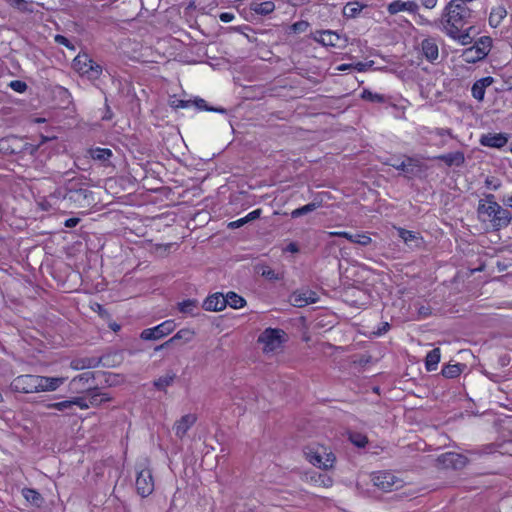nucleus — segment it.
I'll return each instance as SVG.
<instances>
[{
  "label": "nucleus",
  "mask_w": 512,
  "mask_h": 512,
  "mask_svg": "<svg viewBox=\"0 0 512 512\" xmlns=\"http://www.w3.org/2000/svg\"><path fill=\"white\" fill-rule=\"evenodd\" d=\"M476 13L470 6L453 3L450 0L441 12V16L434 20V27L442 31L449 28L465 27L475 22Z\"/></svg>",
  "instance_id": "1"
},
{
  "label": "nucleus",
  "mask_w": 512,
  "mask_h": 512,
  "mask_svg": "<svg viewBox=\"0 0 512 512\" xmlns=\"http://www.w3.org/2000/svg\"><path fill=\"white\" fill-rule=\"evenodd\" d=\"M65 195L64 208H83L88 209L95 204L94 194L81 181L69 179L63 186Z\"/></svg>",
  "instance_id": "2"
},
{
  "label": "nucleus",
  "mask_w": 512,
  "mask_h": 512,
  "mask_svg": "<svg viewBox=\"0 0 512 512\" xmlns=\"http://www.w3.org/2000/svg\"><path fill=\"white\" fill-rule=\"evenodd\" d=\"M478 215H486L494 230L498 231L508 227L512 221V214L509 210L503 208L500 204L493 206H486L483 201H479L477 207Z\"/></svg>",
  "instance_id": "3"
},
{
  "label": "nucleus",
  "mask_w": 512,
  "mask_h": 512,
  "mask_svg": "<svg viewBox=\"0 0 512 512\" xmlns=\"http://www.w3.org/2000/svg\"><path fill=\"white\" fill-rule=\"evenodd\" d=\"M304 454L309 463L323 470L333 468L336 461L334 453L323 445H310L304 450Z\"/></svg>",
  "instance_id": "4"
},
{
  "label": "nucleus",
  "mask_w": 512,
  "mask_h": 512,
  "mask_svg": "<svg viewBox=\"0 0 512 512\" xmlns=\"http://www.w3.org/2000/svg\"><path fill=\"white\" fill-rule=\"evenodd\" d=\"M287 340V334L280 328H266L258 336V342L263 345V352L273 353L282 348Z\"/></svg>",
  "instance_id": "5"
},
{
  "label": "nucleus",
  "mask_w": 512,
  "mask_h": 512,
  "mask_svg": "<svg viewBox=\"0 0 512 512\" xmlns=\"http://www.w3.org/2000/svg\"><path fill=\"white\" fill-rule=\"evenodd\" d=\"M39 209L45 212L60 210L65 205V195L63 187L55 189L47 196H40L36 200Z\"/></svg>",
  "instance_id": "6"
},
{
  "label": "nucleus",
  "mask_w": 512,
  "mask_h": 512,
  "mask_svg": "<svg viewBox=\"0 0 512 512\" xmlns=\"http://www.w3.org/2000/svg\"><path fill=\"white\" fill-rule=\"evenodd\" d=\"M373 484L384 492L399 489L403 486V480L389 471H378L372 475Z\"/></svg>",
  "instance_id": "7"
},
{
  "label": "nucleus",
  "mask_w": 512,
  "mask_h": 512,
  "mask_svg": "<svg viewBox=\"0 0 512 512\" xmlns=\"http://www.w3.org/2000/svg\"><path fill=\"white\" fill-rule=\"evenodd\" d=\"M73 66L82 75L93 79H97L102 73V67L86 54L75 57Z\"/></svg>",
  "instance_id": "8"
},
{
  "label": "nucleus",
  "mask_w": 512,
  "mask_h": 512,
  "mask_svg": "<svg viewBox=\"0 0 512 512\" xmlns=\"http://www.w3.org/2000/svg\"><path fill=\"white\" fill-rule=\"evenodd\" d=\"M11 390L18 393H38V375L25 374L17 376L11 382Z\"/></svg>",
  "instance_id": "9"
},
{
  "label": "nucleus",
  "mask_w": 512,
  "mask_h": 512,
  "mask_svg": "<svg viewBox=\"0 0 512 512\" xmlns=\"http://www.w3.org/2000/svg\"><path fill=\"white\" fill-rule=\"evenodd\" d=\"M175 328L176 323L174 320H165L155 327L144 329L140 337L145 341L158 340L172 333Z\"/></svg>",
  "instance_id": "10"
},
{
  "label": "nucleus",
  "mask_w": 512,
  "mask_h": 512,
  "mask_svg": "<svg viewBox=\"0 0 512 512\" xmlns=\"http://www.w3.org/2000/svg\"><path fill=\"white\" fill-rule=\"evenodd\" d=\"M136 490L141 497H147L154 491V479L150 469L143 468L137 472Z\"/></svg>",
  "instance_id": "11"
},
{
  "label": "nucleus",
  "mask_w": 512,
  "mask_h": 512,
  "mask_svg": "<svg viewBox=\"0 0 512 512\" xmlns=\"http://www.w3.org/2000/svg\"><path fill=\"white\" fill-rule=\"evenodd\" d=\"M437 462L442 468L462 469L468 463V458L456 452H446L438 456Z\"/></svg>",
  "instance_id": "12"
},
{
  "label": "nucleus",
  "mask_w": 512,
  "mask_h": 512,
  "mask_svg": "<svg viewBox=\"0 0 512 512\" xmlns=\"http://www.w3.org/2000/svg\"><path fill=\"white\" fill-rule=\"evenodd\" d=\"M95 375L91 371H87L75 376L69 383V388L72 393L81 394L90 390L94 383Z\"/></svg>",
  "instance_id": "13"
},
{
  "label": "nucleus",
  "mask_w": 512,
  "mask_h": 512,
  "mask_svg": "<svg viewBox=\"0 0 512 512\" xmlns=\"http://www.w3.org/2000/svg\"><path fill=\"white\" fill-rule=\"evenodd\" d=\"M318 300V294L310 289L297 290L290 297V301L295 307H304L316 303Z\"/></svg>",
  "instance_id": "14"
},
{
  "label": "nucleus",
  "mask_w": 512,
  "mask_h": 512,
  "mask_svg": "<svg viewBox=\"0 0 512 512\" xmlns=\"http://www.w3.org/2000/svg\"><path fill=\"white\" fill-rule=\"evenodd\" d=\"M463 28L464 27L449 28L444 30L443 32L451 39L457 41L459 44L466 46L473 42V38L471 36L473 26L471 24L466 29Z\"/></svg>",
  "instance_id": "15"
},
{
  "label": "nucleus",
  "mask_w": 512,
  "mask_h": 512,
  "mask_svg": "<svg viewBox=\"0 0 512 512\" xmlns=\"http://www.w3.org/2000/svg\"><path fill=\"white\" fill-rule=\"evenodd\" d=\"M403 11L416 15L419 11V5L414 1L403 0H394L387 5V12L390 15H396Z\"/></svg>",
  "instance_id": "16"
},
{
  "label": "nucleus",
  "mask_w": 512,
  "mask_h": 512,
  "mask_svg": "<svg viewBox=\"0 0 512 512\" xmlns=\"http://www.w3.org/2000/svg\"><path fill=\"white\" fill-rule=\"evenodd\" d=\"M65 381V377H49L38 375V393L53 392L62 386Z\"/></svg>",
  "instance_id": "17"
},
{
  "label": "nucleus",
  "mask_w": 512,
  "mask_h": 512,
  "mask_svg": "<svg viewBox=\"0 0 512 512\" xmlns=\"http://www.w3.org/2000/svg\"><path fill=\"white\" fill-rule=\"evenodd\" d=\"M479 142L482 146L499 149L507 144L508 137L504 133H487L480 137Z\"/></svg>",
  "instance_id": "18"
},
{
  "label": "nucleus",
  "mask_w": 512,
  "mask_h": 512,
  "mask_svg": "<svg viewBox=\"0 0 512 512\" xmlns=\"http://www.w3.org/2000/svg\"><path fill=\"white\" fill-rule=\"evenodd\" d=\"M328 234L330 237L346 238L348 241L359 244L360 246H368L372 242L371 237L366 233L352 234L346 231H332Z\"/></svg>",
  "instance_id": "19"
},
{
  "label": "nucleus",
  "mask_w": 512,
  "mask_h": 512,
  "mask_svg": "<svg viewBox=\"0 0 512 512\" xmlns=\"http://www.w3.org/2000/svg\"><path fill=\"white\" fill-rule=\"evenodd\" d=\"M202 307L206 311H221L227 307V301L225 295L220 292H216L209 295L202 304Z\"/></svg>",
  "instance_id": "20"
},
{
  "label": "nucleus",
  "mask_w": 512,
  "mask_h": 512,
  "mask_svg": "<svg viewBox=\"0 0 512 512\" xmlns=\"http://www.w3.org/2000/svg\"><path fill=\"white\" fill-rule=\"evenodd\" d=\"M197 420V417L195 414H186V415H183L179 420H177L174 424V432H175V435L182 439L187 431L195 424Z\"/></svg>",
  "instance_id": "21"
},
{
  "label": "nucleus",
  "mask_w": 512,
  "mask_h": 512,
  "mask_svg": "<svg viewBox=\"0 0 512 512\" xmlns=\"http://www.w3.org/2000/svg\"><path fill=\"white\" fill-rule=\"evenodd\" d=\"M422 55L427 61L434 63L439 57L438 44L435 38H425L421 42Z\"/></svg>",
  "instance_id": "22"
},
{
  "label": "nucleus",
  "mask_w": 512,
  "mask_h": 512,
  "mask_svg": "<svg viewBox=\"0 0 512 512\" xmlns=\"http://www.w3.org/2000/svg\"><path fill=\"white\" fill-rule=\"evenodd\" d=\"M313 39L323 46L336 47L340 36L332 30L316 31L313 34Z\"/></svg>",
  "instance_id": "23"
},
{
  "label": "nucleus",
  "mask_w": 512,
  "mask_h": 512,
  "mask_svg": "<svg viewBox=\"0 0 512 512\" xmlns=\"http://www.w3.org/2000/svg\"><path fill=\"white\" fill-rule=\"evenodd\" d=\"M493 82H494V78L491 76H486V77H483V78L475 81L471 88L472 96L477 101H483L486 88L489 87L490 85H492Z\"/></svg>",
  "instance_id": "24"
},
{
  "label": "nucleus",
  "mask_w": 512,
  "mask_h": 512,
  "mask_svg": "<svg viewBox=\"0 0 512 512\" xmlns=\"http://www.w3.org/2000/svg\"><path fill=\"white\" fill-rule=\"evenodd\" d=\"M434 159L444 162L448 167L462 166L465 162V155L462 151L450 152L435 156Z\"/></svg>",
  "instance_id": "25"
},
{
  "label": "nucleus",
  "mask_w": 512,
  "mask_h": 512,
  "mask_svg": "<svg viewBox=\"0 0 512 512\" xmlns=\"http://www.w3.org/2000/svg\"><path fill=\"white\" fill-rule=\"evenodd\" d=\"M101 358L98 357H82L73 359L70 362V367L73 370H83L89 368H96L100 365Z\"/></svg>",
  "instance_id": "26"
},
{
  "label": "nucleus",
  "mask_w": 512,
  "mask_h": 512,
  "mask_svg": "<svg viewBox=\"0 0 512 512\" xmlns=\"http://www.w3.org/2000/svg\"><path fill=\"white\" fill-rule=\"evenodd\" d=\"M86 392L88 393L89 407L99 406L102 403L111 400V397L108 394L102 393L97 387H91L90 390H87Z\"/></svg>",
  "instance_id": "27"
},
{
  "label": "nucleus",
  "mask_w": 512,
  "mask_h": 512,
  "mask_svg": "<svg viewBox=\"0 0 512 512\" xmlns=\"http://www.w3.org/2000/svg\"><path fill=\"white\" fill-rule=\"evenodd\" d=\"M398 236L404 241L405 244L411 245L414 247H420L422 243V238L418 233L410 230H406L404 228H398Z\"/></svg>",
  "instance_id": "28"
},
{
  "label": "nucleus",
  "mask_w": 512,
  "mask_h": 512,
  "mask_svg": "<svg viewBox=\"0 0 512 512\" xmlns=\"http://www.w3.org/2000/svg\"><path fill=\"white\" fill-rule=\"evenodd\" d=\"M460 57L464 62L469 64L477 63L485 58V56L482 55V52L473 46L464 49Z\"/></svg>",
  "instance_id": "29"
},
{
  "label": "nucleus",
  "mask_w": 512,
  "mask_h": 512,
  "mask_svg": "<svg viewBox=\"0 0 512 512\" xmlns=\"http://www.w3.org/2000/svg\"><path fill=\"white\" fill-rule=\"evenodd\" d=\"M506 16L507 11L504 6L499 5L493 7L489 15V25L493 28H497Z\"/></svg>",
  "instance_id": "30"
},
{
  "label": "nucleus",
  "mask_w": 512,
  "mask_h": 512,
  "mask_svg": "<svg viewBox=\"0 0 512 512\" xmlns=\"http://www.w3.org/2000/svg\"><path fill=\"white\" fill-rule=\"evenodd\" d=\"M22 496L27 502L38 508L41 507L44 502L42 495L33 488H23Z\"/></svg>",
  "instance_id": "31"
},
{
  "label": "nucleus",
  "mask_w": 512,
  "mask_h": 512,
  "mask_svg": "<svg viewBox=\"0 0 512 512\" xmlns=\"http://www.w3.org/2000/svg\"><path fill=\"white\" fill-rule=\"evenodd\" d=\"M366 7L367 5L362 4L358 1L348 2L343 8V16L345 18H356L359 16L360 12Z\"/></svg>",
  "instance_id": "32"
},
{
  "label": "nucleus",
  "mask_w": 512,
  "mask_h": 512,
  "mask_svg": "<svg viewBox=\"0 0 512 512\" xmlns=\"http://www.w3.org/2000/svg\"><path fill=\"white\" fill-rule=\"evenodd\" d=\"M441 352L439 348H434L429 351L425 358V368L428 372L437 369L438 363L440 362Z\"/></svg>",
  "instance_id": "33"
},
{
  "label": "nucleus",
  "mask_w": 512,
  "mask_h": 512,
  "mask_svg": "<svg viewBox=\"0 0 512 512\" xmlns=\"http://www.w3.org/2000/svg\"><path fill=\"white\" fill-rule=\"evenodd\" d=\"M362 99L372 102V103H381V104H390L391 98L385 94H380L376 92H372L368 89H364L361 94Z\"/></svg>",
  "instance_id": "34"
},
{
  "label": "nucleus",
  "mask_w": 512,
  "mask_h": 512,
  "mask_svg": "<svg viewBox=\"0 0 512 512\" xmlns=\"http://www.w3.org/2000/svg\"><path fill=\"white\" fill-rule=\"evenodd\" d=\"M465 368L466 365L462 363L447 364L442 367L441 374L445 378L452 379L458 377Z\"/></svg>",
  "instance_id": "35"
},
{
  "label": "nucleus",
  "mask_w": 512,
  "mask_h": 512,
  "mask_svg": "<svg viewBox=\"0 0 512 512\" xmlns=\"http://www.w3.org/2000/svg\"><path fill=\"white\" fill-rule=\"evenodd\" d=\"M89 155L95 161H99L101 163H106L112 157V151L108 148L96 147V148H91L89 150Z\"/></svg>",
  "instance_id": "36"
},
{
  "label": "nucleus",
  "mask_w": 512,
  "mask_h": 512,
  "mask_svg": "<svg viewBox=\"0 0 512 512\" xmlns=\"http://www.w3.org/2000/svg\"><path fill=\"white\" fill-rule=\"evenodd\" d=\"M195 332L189 328L180 329L173 337L170 338V342L173 344L181 343L185 344L193 340Z\"/></svg>",
  "instance_id": "37"
},
{
  "label": "nucleus",
  "mask_w": 512,
  "mask_h": 512,
  "mask_svg": "<svg viewBox=\"0 0 512 512\" xmlns=\"http://www.w3.org/2000/svg\"><path fill=\"white\" fill-rule=\"evenodd\" d=\"M275 9V4L272 1H265L261 3L253 2L251 4V10L258 15L266 16L272 13Z\"/></svg>",
  "instance_id": "38"
},
{
  "label": "nucleus",
  "mask_w": 512,
  "mask_h": 512,
  "mask_svg": "<svg viewBox=\"0 0 512 512\" xmlns=\"http://www.w3.org/2000/svg\"><path fill=\"white\" fill-rule=\"evenodd\" d=\"M225 300L227 301V306H230L233 309H240L246 305V300L232 291L225 295Z\"/></svg>",
  "instance_id": "39"
},
{
  "label": "nucleus",
  "mask_w": 512,
  "mask_h": 512,
  "mask_svg": "<svg viewBox=\"0 0 512 512\" xmlns=\"http://www.w3.org/2000/svg\"><path fill=\"white\" fill-rule=\"evenodd\" d=\"M192 107H195L197 110H203V111H211V112H217V113H226V109L222 107L214 108L207 104V102L199 97H196L195 99H191Z\"/></svg>",
  "instance_id": "40"
},
{
  "label": "nucleus",
  "mask_w": 512,
  "mask_h": 512,
  "mask_svg": "<svg viewBox=\"0 0 512 512\" xmlns=\"http://www.w3.org/2000/svg\"><path fill=\"white\" fill-rule=\"evenodd\" d=\"M176 378V374L171 372L164 376L159 377L154 381V387L159 391H164L167 387L171 386Z\"/></svg>",
  "instance_id": "41"
},
{
  "label": "nucleus",
  "mask_w": 512,
  "mask_h": 512,
  "mask_svg": "<svg viewBox=\"0 0 512 512\" xmlns=\"http://www.w3.org/2000/svg\"><path fill=\"white\" fill-rule=\"evenodd\" d=\"M178 309L181 313L196 315L195 310L198 309V301L196 299H187L178 303Z\"/></svg>",
  "instance_id": "42"
},
{
  "label": "nucleus",
  "mask_w": 512,
  "mask_h": 512,
  "mask_svg": "<svg viewBox=\"0 0 512 512\" xmlns=\"http://www.w3.org/2000/svg\"><path fill=\"white\" fill-rule=\"evenodd\" d=\"M472 46L479 49L482 55L486 57L491 50L492 39L489 36H481Z\"/></svg>",
  "instance_id": "43"
},
{
  "label": "nucleus",
  "mask_w": 512,
  "mask_h": 512,
  "mask_svg": "<svg viewBox=\"0 0 512 512\" xmlns=\"http://www.w3.org/2000/svg\"><path fill=\"white\" fill-rule=\"evenodd\" d=\"M238 30L247 38L250 43H255L257 46H265V43L258 39L257 32L254 31L250 26L246 25L240 27Z\"/></svg>",
  "instance_id": "44"
},
{
  "label": "nucleus",
  "mask_w": 512,
  "mask_h": 512,
  "mask_svg": "<svg viewBox=\"0 0 512 512\" xmlns=\"http://www.w3.org/2000/svg\"><path fill=\"white\" fill-rule=\"evenodd\" d=\"M397 170H400L407 174H413L414 170L411 168L412 166H416V160L414 158L408 157L406 161H401L399 163L391 164Z\"/></svg>",
  "instance_id": "45"
},
{
  "label": "nucleus",
  "mask_w": 512,
  "mask_h": 512,
  "mask_svg": "<svg viewBox=\"0 0 512 512\" xmlns=\"http://www.w3.org/2000/svg\"><path fill=\"white\" fill-rule=\"evenodd\" d=\"M319 207V204L318 203H315V202H311V203H308L302 207H299L297 209H294L292 212H291V217L292 218H298V217H301L303 215H306L310 212H313L314 210H316L317 208Z\"/></svg>",
  "instance_id": "46"
},
{
  "label": "nucleus",
  "mask_w": 512,
  "mask_h": 512,
  "mask_svg": "<svg viewBox=\"0 0 512 512\" xmlns=\"http://www.w3.org/2000/svg\"><path fill=\"white\" fill-rule=\"evenodd\" d=\"M169 105L174 109H187L192 107L191 99L184 100L173 96L169 100Z\"/></svg>",
  "instance_id": "47"
},
{
  "label": "nucleus",
  "mask_w": 512,
  "mask_h": 512,
  "mask_svg": "<svg viewBox=\"0 0 512 512\" xmlns=\"http://www.w3.org/2000/svg\"><path fill=\"white\" fill-rule=\"evenodd\" d=\"M350 441L359 448H364L368 444V438L361 433H351L349 436Z\"/></svg>",
  "instance_id": "48"
},
{
  "label": "nucleus",
  "mask_w": 512,
  "mask_h": 512,
  "mask_svg": "<svg viewBox=\"0 0 512 512\" xmlns=\"http://www.w3.org/2000/svg\"><path fill=\"white\" fill-rule=\"evenodd\" d=\"M423 129L430 135H436L440 138H445L446 136L453 138L452 130L450 128Z\"/></svg>",
  "instance_id": "49"
},
{
  "label": "nucleus",
  "mask_w": 512,
  "mask_h": 512,
  "mask_svg": "<svg viewBox=\"0 0 512 512\" xmlns=\"http://www.w3.org/2000/svg\"><path fill=\"white\" fill-rule=\"evenodd\" d=\"M72 408L74 409L75 406L79 407L80 409H88L89 408V401L85 397H73L71 399Z\"/></svg>",
  "instance_id": "50"
},
{
  "label": "nucleus",
  "mask_w": 512,
  "mask_h": 512,
  "mask_svg": "<svg viewBox=\"0 0 512 512\" xmlns=\"http://www.w3.org/2000/svg\"><path fill=\"white\" fill-rule=\"evenodd\" d=\"M309 27V23L305 20H300V21H297L295 23H293L291 26H290V30L293 32V33H303L305 32Z\"/></svg>",
  "instance_id": "51"
},
{
  "label": "nucleus",
  "mask_w": 512,
  "mask_h": 512,
  "mask_svg": "<svg viewBox=\"0 0 512 512\" xmlns=\"http://www.w3.org/2000/svg\"><path fill=\"white\" fill-rule=\"evenodd\" d=\"M261 276L269 280H279V275L269 266L262 267L260 271Z\"/></svg>",
  "instance_id": "52"
},
{
  "label": "nucleus",
  "mask_w": 512,
  "mask_h": 512,
  "mask_svg": "<svg viewBox=\"0 0 512 512\" xmlns=\"http://www.w3.org/2000/svg\"><path fill=\"white\" fill-rule=\"evenodd\" d=\"M9 87L18 93H24L28 86L24 81L21 80H13L9 83Z\"/></svg>",
  "instance_id": "53"
},
{
  "label": "nucleus",
  "mask_w": 512,
  "mask_h": 512,
  "mask_svg": "<svg viewBox=\"0 0 512 512\" xmlns=\"http://www.w3.org/2000/svg\"><path fill=\"white\" fill-rule=\"evenodd\" d=\"M57 407H58V411L65 412L67 415L74 414L72 404H71V399L58 402Z\"/></svg>",
  "instance_id": "54"
},
{
  "label": "nucleus",
  "mask_w": 512,
  "mask_h": 512,
  "mask_svg": "<svg viewBox=\"0 0 512 512\" xmlns=\"http://www.w3.org/2000/svg\"><path fill=\"white\" fill-rule=\"evenodd\" d=\"M485 185H486L487 188L496 191V190H498L501 187V182L497 178L487 177L486 180H485Z\"/></svg>",
  "instance_id": "55"
},
{
  "label": "nucleus",
  "mask_w": 512,
  "mask_h": 512,
  "mask_svg": "<svg viewBox=\"0 0 512 512\" xmlns=\"http://www.w3.org/2000/svg\"><path fill=\"white\" fill-rule=\"evenodd\" d=\"M417 312H418V318H419V319L427 318V317H428V316H430V315H431V313H432V312H431V308H430L429 306H424V305L420 306V307L418 308V311H417Z\"/></svg>",
  "instance_id": "56"
},
{
  "label": "nucleus",
  "mask_w": 512,
  "mask_h": 512,
  "mask_svg": "<svg viewBox=\"0 0 512 512\" xmlns=\"http://www.w3.org/2000/svg\"><path fill=\"white\" fill-rule=\"evenodd\" d=\"M479 201H483L486 204V206H493V208H495L496 205H498L493 194H485L484 198L480 199Z\"/></svg>",
  "instance_id": "57"
},
{
  "label": "nucleus",
  "mask_w": 512,
  "mask_h": 512,
  "mask_svg": "<svg viewBox=\"0 0 512 512\" xmlns=\"http://www.w3.org/2000/svg\"><path fill=\"white\" fill-rule=\"evenodd\" d=\"M55 41L58 44L64 45L67 48H70V49L74 48L73 45L71 44V42L65 36H63V35H56L55 36Z\"/></svg>",
  "instance_id": "58"
},
{
  "label": "nucleus",
  "mask_w": 512,
  "mask_h": 512,
  "mask_svg": "<svg viewBox=\"0 0 512 512\" xmlns=\"http://www.w3.org/2000/svg\"><path fill=\"white\" fill-rule=\"evenodd\" d=\"M261 212H262L261 209H256V210H253L250 213H248L244 217L246 223L258 219L260 217V215H261Z\"/></svg>",
  "instance_id": "59"
},
{
  "label": "nucleus",
  "mask_w": 512,
  "mask_h": 512,
  "mask_svg": "<svg viewBox=\"0 0 512 512\" xmlns=\"http://www.w3.org/2000/svg\"><path fill=\"white\" fill-rule=\"evenodd\" d=\"M373 65V61H369V62H358L355 64L354 68L358 71V72H363V71H366L368 67H371Z\"/></svg>",
  "instance_id": "60"
},
{
  "label": "nucleus",
  "mask_w": 512,
  "mask_h": 512,
  "mask_svg": "<svg viewBox=\"0 0 512 512\" xmlns=\"http://www.w3.org/2000/svg\"><path fill=\"white\" fill-rule=\"evenodd\" d=\"M299 251L300 249L296 242H290L285 248H283V252L298 253Z\"/></svg>",
  "instance_id": "61"
},
{
  "label": "nucleus",
  "mask_w": 512,
  "mask_h": 512,
  "mask_svg": "<svg viewBox=\"0 0 512 512\" xmlns=\"http://www.w3.org/2000/svg\"><path fill=\"white\" fill-rule=\"evenodd\" d=\"M80 222V218L78 217H71L65 220L64 226L67 228H73L78 225Z\"/></svg>",
  "instance_id": "62"
},
{
  "label": "nucleus",
  "mask_w": 512,
  "mask_h": 512,
  "mask_svg": "<svg viewBox=\"0 0 512 512\" xmlns=\"http://www.w3.org/2000/svg\"><path fill=\"white\" fill-rule=\"evenodd\" d=\"M390 329V324L388 322H383L381 324V326L377 329V331L375 332V334L377 336H382L384 335L386 332H388V330Z\"/></svg>",
  "instance_id": "63"
},
{
  "label": "nucleus",
  "mask_w": 512,
  "mask_h": 512,
  "mask_svg": "<svg viewBox=\"0 0 512 512\" xmlns=\"http://www.w3.org/2000/svg\"><path fill=\"white\" fill-rule=\"evenodd\" d=\"M220 20L224 23H229L234 19V15L229 12H223L219 16Z\"/></svg>",
  "instance_id": "64"
}]
</instances>
